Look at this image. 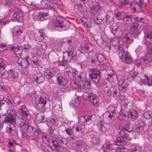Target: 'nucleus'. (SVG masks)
<instances>
[{
  "instance_id": "f257e3e1",
  "label": "nucleus",
  "mask_w": 152,
  "mask_h": 152,
  "mask_svg": "<svg viewBox=\"0 0 152 152\" xmlns=\"http://www.w3.org/2000/svg\"><path fill=\"white\" fill-rule=\"evenodd\" d=\"M77 54L75 51H70L67 53H64L63 59L61 61H59V64L64 67L67 66L68 62L71 60H74L77 59Z\"/></svg>"
},
{
  "instance_id": "f03ea898",
  "label": "nucleus",
  "mask_w": 152,
  "mask_h": 152,
  "mask_svg": "<svg viewBox=\"0 0 152 152\" xmlns=\"http://www.w3.org/2000/svg\"><path fill=\"white\" fill-rule=\"evenodd\" d=\"M126 48L123 45L120 44L118 46V52L119 56H121L122 61L126 63L129 64L132 62V58Z\"/></svg>"
},
{
  "instance_id": "7ed1b4c3",
  "label": "nucleus",
  "mask_w": 152,
  "mask_h": 152,
  "mask_svg": "<svg viewBox=\"0 0 152 152\" xmlns=\"http://www.w3.org/2000/svg\"><path fill=\"white\" fill-rule=\"evenodd\" d=\"M83 96L85 99L90 100L94 106L97 107L99 105V100L97 99L96 94L94 93H88L86 92H84Z\"/></svg>"
},
{
  "instance_id": "20e7f679",
  "label": "nucleus",
  "mask_w": 152,
  "mask_h": 152,
  "mask_svg": "<svg viewBox=\"0 0 152 152\" xmlns=\"http://www.w3.org/2000/svg\"><path fill=\"white\" fill-rule=\"evenodd\" d=\"M144 3V0H134V2L130 4V7L135 11L140 12L142 11Z\"/></svg>"
},
{
  "instance_id": "39448f33",
  "label": "nucleus",
  "mask_w": 152,
  "mask_h": 152,
  "mask_svg": "<svg viewBox=\"0 0 152 152\" xmlns=\"http://www.w3.org/2000/svg\"><path fill=\"white\" fill-rule=\"evenodd\" d=\"M99 74L100 71L96 69L92 68L89 72L88 75L92 81L96 83H98L100 79Z\"/></svg>"
},
{
  "instance_id": "423d86ee",
  "label": "nucleus",
  "mask_w": 152,
  "mask_h": 152,
  "mask_svg": "<svg viewBox=\"0 0 152 152\" xmlns=\"http://www.w3.org/2000/svg\"><path fill=\"white\" fill-rule=\"evenodd\" d=\"M126 132H130L131 130L129 128V124L127 123L121 126V130L119 132L120 136L126 139L129 138V135Z\"/></svg>"
},
{
  "instance_id": "0eeeda50",
  "label": "nucleus",
  "mask_w": 152,
  "mask_h": 152,
  "mask_svg": "<svg viewBox=\"0 0 152 152\" xmlns=\"http://www.w3.org/2000/svg\"><path fill=\"white\" fill-rule=\"evenodd\" d=\"M92 116H82L78 119L79 123L83 125H88L91 122Z\"/></svg>"
},
{
  "instance_id": "6e6552de",
  "label": "nucleus",
  "mask_w": 152,
  "mask_h": 152,
  "mask_svg": "<svg viewBox=\"0 0 152 152\" xmlns=\"http://www.w3.org/2000/svg\"><path fill=\"white\" fill-rule=\"evenodd\" d=\"M138 25L134 22L132 23L129 26L130 31L135 38L137 37L140 33V31L138 28Z\"/></svg>"
},
{
  "instance_id": "1a4fd4ad",
  "label": "nucleus",
  "mask_w": 152,
  "mask_h": 152,
  "mask_svg": "<svg viewBox=\"0 0 152 152\" xmlns=\"http://www.w3.org/2000/svg\"><path fill=\"white\" fill-rule=\"evenodd\" d=\"M65 22L63 21L62 18L61 17L57 18L55 22V25L56 27H59L62 29L63 30H67L69 28L68 25H65Z\"/></svg>"
},
{
  "instance_id": "9d476101",
  "label": "nucleus",
  "mask_w": 152,
  "mask_h": 152,
  "mask_svg": "<svg viewBox=\"0 0 152 152\" xmlns=\"http://www.w3.org/2000/svg\"><path fill=\"white\" fill-rule=\"evenodd\" d=\"M12 33L13 35L17 36L20 39L24 37V33L22 27L19 26H16L14 28Z\"/></svg>"
},
{
  "instance_id": "9b49d317",
  "label": "nucleus",
  "mask_w": 152,
  "mask_h": 152,
  "mask_svg": "<svg viewBox=\"0 0 152 152\" xmlns=\"http://www.w3.org/2000/svg\"><path fill=\"white\" fill-rule=\"evenodd\" d=\"M29 58L28 56L24 58H19L17 61L18 64L19 65L22 66L23 68H26L28 66Z\"/></svg>"
},
{
  "instance_id": "f8f14e48",
  "label": "nucleus",
  "mask_w": 152,
  "mask_h": 152,
  "mask_svg": "<svg viewBox=\"0 0 152 152\" xmlns=\"http://www.w3.org/2000/svg\"><path fill=\"white\" fill-rule=\"evenodd\" d=\"M134 18L132 14H126L123 18V22L125 25L131 24Z\"/></svg>"
},
{
  "instance_id": "ddd939ff",
  "label": "nucleus",
  "mask_w": 152,
  "mask_h": 152,
  "mask_svg": "<svg viewBox=\"0 0 152 152\" xmlns=\"http://www.w3.org/2000/svg\"><path fill=\"white\" fill-rule=\"evenodd\" d=\"M10 51H13L17 57L20 58L22 54V48L17 45H14L11 47Z\"/></svg>"
},
{
  "instance_id": "4468645a",
  "label": "nucleus",
  "mask_w": 152,
  "mask_h": 152,
  "mask_svg": "<svg viewBox=\"0 0 152 152\" xmlns=\"http://www.w3.org/2000/svg\"><path fill=\"white\" fill-rule=\"evenodd\" d=\"M20 110L21 114L22 117L25 118V120L29 119L30 118V115L29 114V112L25 105H23L22 106Z\"/></svg>"
},
{
  "instance_id": "2eb2a0df",
  "label": "nucleus",
  "mask_w": 152,
  "mask_h": 152,
  "mask_svg": "<svg viewBox=\"0 0 152 152\" xmlns=\"http://www.w3.org/2000/svg\"><path fill=\"white\" fill-rule=\"evenodd\" d=\"M39 42V43L37 45L38 50H37V48H36V52H34L35 54H38L39 51L45 50L47 48V44L45 42L42 41Z\"/></svg>"
},
{
  "instance_id": "dca6fc26",
  "label": "nucleus",
  "mask_w": 152,
  "mask_h": 152,
  "mask_svg": "<svg viewBox=\"0 0 152 152\" xmlns=\"http://www.w3.org/2000/svg\"><path fill=\"white\" fill-rule=\"evenodd\" d=\"M45 34L43 32V31L39 29L37 31L35 34V37L36 38V40L38 42H40L44 39L45 37Z\"/></svg>"
},
{
  "instance_id": "f3484780",
  "label": "nucleus",
  "mask_w": 152,
  "mask_h": 152,
  "mask_svg": "<svg viewBox=\"0 0 152 152\" xmlns=\"http://www.w3.org/2000/svg\"><path fill=\"white\" fill-rule=\"evenodd\" d=\"M123 40L124 42L126 44L125 46H124L127 49V46L133 42V36L130 34H128L124 36Z\"/></svg>"
},
{
  "instance_id": "a211bd4d",
  "label": "nucleus",
  "mask_w": 152,
  "mask_h": 152,
  "mask_svg": "<svg viewBox=\"0 0 152 152\" xmlns=\"http://www.w3.org/2000/svg\"><path fill=\"white\" fill-rule=\"evenodd\" d=\"M23 117H18L16 119V122L15 124L18 127H26L27 123L24 121Z\"/></svg>"
},
{
  "instance_id": "6ab92c4d",
  "label": "nucleus",
  "mask_w": 152,
  "mask_h": 152,
  "mask_svg": "<svg viewBox=\"0 0 152 152\" xmlns=\"http://www.w3.org/2000/svg\"><path fill=\"white\" fill-rule=\"evenodd\" d=\"M31 96L33 98V100L35 102L46 104V98L43 97L41 96L34 94L33 95H31Z\"/></svg>"
},
{
  "instance_id": "aec40b11",
  "label": "nucleus",
  "mask_w": 152,
  "mask_h": 152,
  "mask_svg": "<svg viewBox=\"0 0 152 152\" xmlns=\"http://www.w3.org/2000/svg\"><path fill=\"white\" fill-rule=\"evenodd\" d=\"M84 143H82L80 141H77L73 144V146L75 149L80 152H83L84 148Z\"/></svg>"
},
{
  "instance_id": "412c9836",
  "label": "nucleus",
  "mask_w": 152,
  "mask_h": 152,
  "mask_svg": "<svg viewBox=\"0 0 152 152\" xmlns=\"http://www.w3.org/2000/svg\"><path fill=\"white\" fill-rule=\"evenodd\" d=\"M40 5L45 9H54L53 6L54 5L52 4L47 0H42L41 1Z\"/></svg>"
},
{
  "instance_id": "4be33fe9",
  "label": "nucleus",
  "mask_w": 152,
  "mask_h": 152,
  "mask_svg": "<svg viewBox=\"0 0 152 152\" xmlns=\"http://www.w3.org/2000/svg\"><path fill=\"white\" fill-rule=\"evenodd\" d=\"M101 9L102 8L100 6L95 5L91 8L90 12L92 15H96L100 12Z\"/></svg>"
},
{
  "instance_id": "5701e85b",
  "label": "nucleus",
  "mask_w": 152,
  "mask_h": 152,
  "mask_svg": "<svg viewBox=\"0 0 152 152\" xmlns=\"http://www.w3.org/2000/svg\"><path fill=\"white\" fill-rule=\"evenodd\" d=\"M152 49L151 47H148L146 50L145 58L148 63L152 62Z\"/></svg>"
},
{
  "instance_id": "b1692460",
  "label": "nucleus",
  "mask_w": 152,
  "mask_h": 152,
  "mask_svg": "<svg viewBox=\"0 0 152 152\" xmlns=\"http://www.w3.org/2000/svg\"><path fill=\"white\" fill-rule=\"evenodd\" d=\"M34 78L36 83H42L45 80V77L41 73H39L35 74Z\"/></svg>"
},
{
  "instance_id": "393cba45",
  "label": "nucleus",
  "mask_w": 152,
  "mask_h": 152,
  "mask_svg": "<svg viewBox=\"0 0 152 152\" xmlns=\"http://www.w3.org/2000/svg\"><path fill=\"white\" fill-rule=\"evenodd\" d=\"M4 122L5 123H8L14 125L16 122V118L6 114Z\"/></svg>"
},
{
  "instance_id": "a878e982",
  "label": "nucleus",
  "mask_w": 152,
  "mask_h": 152,
  "mask_svg": "<svg viewBox=\"0 0 152 152\" xmlns=\"http://www.w3.org/2000/svg\"><path fill=\"white\" fill-rule=\"evenodd\" d=\"M56 80L58 84L61 86L65 85L68 83L67 79L62 75L59 76L57 77Z\"/></svg>"
},
{
  "instance_id": "bb28decb",
  "label": "nucleus",
  "mask_w": 152,
  "mask_h": 152,
  "mask_svg": "<svg viewBox=\"0 0 152 152\" xmlns=\"http://www.w3.org/2000/svg\"><path fill=\"white\" fill-rule=\"evenodd\" d=\"M59 121L58 120L55 119L53 118H51L48 119L47 121L46 124L48 127L51 126L52 125L56 126H58V124Z\"/></svg>"
},
{
  "instance_id": "cd10ccee",
  "label": "nucleus",
  "mask_w": 152,
  "mask_h": 152,
  "mask_svg": "<svg viewBox=\"0 0 152 152\" xmlns=\"http://www.w3.org/2000/svg\"><path fill=\"white\" fill-rule=\"evenodd\" d=\"M95 57L96 60V62L97 61L99 62L102 63V64H104L106 62L105 58L101 53L96 54H95Z\"/></svg>"
},
{
  "instance_id": "c85d7f7f",
  "label": "nucleus",
  "mask_w": 152,
  "mask_h": 152,
  "mask_svg": "<svg viewBox=\"0 0 152 152\" xmlns=\"http://www.w3.org/2000/svg\"><path fill=\"white\" fill-rule=\"evenodd\" d=\"M9 71H7L4 67L0 68V76L1 77L6 78L9 76Z\"/></svg>"
},
{
  "instance_id": "c756f323",
  "label": "nucleus",
  "mask_w": 152,
  "mask_h": 152,
  "mask_svg": "<svg viewBox=\"0 0 152 152\" xmlns=\"http://www.w3.org/2000/svg\"><path fill=\"white\" fill-rule=\"evenodd\" d=\"M23 14L20 12H16L14 14L13 18L15 20L21 22L23 20Z\"/></svg>"
},
{
  "instance_id": "7c9ffc66",
  "label": "nucleus",
  "mask_w": 152,
  "mask_h": 152,
  "mask_svg": "<svg viewBox=\"0 0 152 152\" xmlns=\"http://www.w3.org/2000/svg\"><path fill=\"white\" fill-rule=\"evenodd\" d=\"M137 112L135 110H133L130 111L128 114V117L132 120L133 121L137 118Z\"/></svg>"
},
{
  "instance_id": "2f4dec72",
  "label": "nucleus",
  "mask_w": 152,
  "mask_h": 152,
  "mask_svg": "<svg viewBox=\"0 0 152 152\" xmlns=\"http://www.w3.org/2000/svg\"><path fill=\"white\" fill-rule=\"evenodd\" d=\"M91 53L92 55V56H91V53L88 54L87 58V61L90 64H95L96 62V60L95 57V53Z\"/></svg>"
},
{
  "instance_id": "473e14b6",
  "label": "nucleus",
  "mask_w": 152,
  "mask_h": 152,
  "mask_svg": "<svg viewBox=\"0 0 152 152\" xmlns=\"http://www.w3.org/2000/svg\"><path fill=\"white\" fill-rule=\"evenodd\" d=\"M125 140L124 138L118 137L117 138L114 142L115 145H117L122 146L125 144Z\"/></svg>"
},
{
  "instance_id": "72a5a7b5",
  "label": "nucleus",
  "mask_w": 152,
  "mask_h": 152,
  "mask_svg": "<svg viewBox=\"0 0 152 152\" xmlns=\"http://www.w3.org/2000/svg\"><path fill=\"white\" fill-rule=\"evenodd\" d=\"M9 76L13 81H15L18 76V74L12 70L9 71Z\"/></svg>"
},
{
  "instance_id": "f704fd0d",
  "label": "nucleus",
  "mask_w": 152,
  "mask_h": 152,
  "mask_svg": "<svg viewBox=\"0 0 152 152\" xmlns=\"http://www.w3.org/2000/svg\"><path fill=\"white\" fill-rule=\"evenodd\" d=\"M144 80H143L144 84L148 86H152V78H150L145 75H144Z\"/></svg>"
},
{
  "instance_id": "c9c22d12",
  "label": "nucleus",
  "mask_w": 152,
  "mask_h": 152,
  "mask_svg": "<svg viewBox=\"0 0 152 152\" xmlns=\"http://www.w3.org/2000/svg\"><path fill=\"white\" fill-rule=\"evenodd\" d=\"M50 144H52L53 146L54 147L56 148V151H59V150L57 148H60L61 146L58 144V142L56 140H50L48 141Z\"/></svg>"
},
{
  "instance_id": "e433bc0d",
  "label": "nucleus",
  "mask_w": 152,
  "mask_h": 152,
  "mask_svg": "<svg viewBox=\"0 0 152 152\" xmlns=\"http://www.w3.org/2000/svg\"><path fill=\"white\" fill-rule=\"evenodd\" d=\"M6 132L9 135L11 136H14L17 134V132L15 130H12L10 127H7L6 129Z\"/></svg>"
},
{
  "instance_id": "4c0bfd02",
  "label": "nucleus",
  "mask_w": 152,
  "mask_h": 152,
  "mask_svg": "<svg viewBox=\"0 0 152 152\" xmlns=\"http://www.w3.org/2000/svg\"><path fill=\"white\" fill-rule=\"evenodd\" d=\"M55 71H54L53 72L51 71H48L45 72L44 74V76L46 78L50 79L51 78L55 75Z\"/></svg>"
},
{
  "instance_id": "58836bf2",
  "label": "nucleus",
  "mask_w": 152,
  "mask_h": 152,
  "mask_svg": "<svg viewBox=\"0 0 152 152\" xmlns=\"http://www.w3.org/2000/svg\"><path fill=\"white\" fill-rule=\"evenodd\" d=\"M43 134L42 133L41 130L38 128L34 129L33 134H32L31 136H35L36 137H41L42 135Z\"/></svg>"
},
{
  "instance_id": "ea45409f",
  "label": "nucleus",
  "mask_w": 152,
  "mask_h": 152,
  "mask_svg": "<svg viewBox=\"0 0 152 152\" xmlns=\"http://www.w3.org/2000/svg\"><path fill=\"white\" fill-rule=\"evenodd\" d=\"M37 105V109L39 110V111L42 112L44 111L45 107V105L46 104L41 103H40L35 102Z\"/></svg>"
},
{
  "instance_id": "a19ab883",
  "label": "nucleus",
  "mask_w": 152,
  "mask_h": 152,
  "mask_svg": "<svg viewBox=\"0 0 152 152\" xmlns=\"http://www.w3.org/2000/svg\"><path fill=\"white\" fill-rule=\"evenodd\" d=\"M112 29L113 31H114L115 32L114 34H116L117 35L120 34L121 31V29L117 26H113L112 28Z\"/></svg>"
},
{
  "instance_id": "79ce46f5",
  "label": "nucleus",
  "mask_w": 152,
  "mask_h": 152,
  "mask_svg": "<svg viewBox=\"0 0 152 152\" xmlns=\"http://www.w3.org/2000/svg\"><path fill=\"white\" fill-rule=\"evenodd\" d=\"M12 0H1V3L4 6L9 7L12 3Z\"/></svg>"
},
{
  "instance_id": "37998d69",
  "label": "nucleus",
  "mask_w": 152,
  "mask_h": 152,
  "mask_svg": "<svg viewBox=\"0 0 152 152\" xmlns=\"http://www.w3.org/2000/svg\"><path fill=\"white\" fill-rule=\"evenodd\" d=\"M38 123L44 122L46 121L45 117L42 114L38 115L36 118Z\"/></svg>"
},
{
  "instance_id": "c03bdc74",
  "label": "nucleus",
  "mask_w": 152,
  "mask_h": 152,
  "mask_svg": "<svg viewBox=\"0 0 152 152\" xmlns=\"http://www.w3.org/2000/svg\"><path fill=\"white\" fill-rule=\"evenodd\" d=\"M114 74V72L113 71L110 69L109 70V73L105 75V77L106 79L109 81L110 80L113 78V76Z\"/></svg>"
},
{
  "instance_id": "a18cd8bd",
  "label": "nucleus",
  "mask_w": 152,
  "mask_h": 152,
  "mask_svg": "<svg viewBox=\"0 0 152 152\" xmlns=\"http://www.w3.org/2000/svg\"><path fill=\"white\" fill-rule=\"evenodd\" d=\"M6 99V98L3 96H0V110L4 107V105Z\"/></svg>"
},
{
  "instance_id": "49530a36",
  "label": "nucleus",
  "mask_w": 152,
  "mask_h": 152,
  "mask_svg": "<svg viewBox=\"0 0 152 152\" xmlns=\"http://www.w3.org/2000/svg\"><path fill=\"white\" fill-rule=\"evenodd\" d=\"M143 116L145 119H150L152 118V113L149 111L145 112L143 114Z\"/></svg>"
},
{
  "instance_id": "de8ad7c7",
  "label": "nucleus",
  "mask_w": 152,
  "mask_h": 152,
  "mask_svg": "<svg viewBox=\"0 0 152 152\" xmlns=\"http://www.w3.org/2000/svg\"><path fill=\"white\" fill-rule=\"evenodd\" d=\"M128 85L127 84L126 82H124L118 88L119 89H120L122 92H124L125 91L127 88Z\"/></svg>"
},
{
  "instance_id": "09e8293b",
  "label": "nucleus",
  "mask_w": 152,
  "mask_h": 152,
  "mask_svg": "<svg viewBox=\"0 0 152 152\" xmlns=\"http://www.w3.org/2000/svg\"><path fill=\"white\" fill-rule=\"evenodd\" d=\"M119 88L115 87H112L110 88V92L112 94L116 95L118 91Z\"/></svg>"
},
{
  "instance_id": "8fccbe9b",
  "label": "nucleus",
  "mask_w": 152,
  "mask_h": 152,
  "mask_svg": "<svg viewBox=\"0 0 152 152\" xmlns=\"http://www.w3.org/2000/svg\"><path fill=\"white\" fill-rule=\"evenodd\" d=\"M6 114L16 118V117L17 116V114L16 112L15 111V110L14 109L10 110V111L9 113H8L7 114Z\"/></svg>"
},
{
  "instance_id": "3c124183",
  "label": "nucleus",
  "mask_w": 152,
  "mask_h": 152,
  "mask_svg": "<svg viewBox=\"0 0 152 152\" xmlns=\"http://www.w3.org/2000/svg\"><path fill=\"white\" fill-rule=\"evenodd\" d=\"M25 127L27 128V132L28 133L31 134V135L34 130V127L29 125V124H27L26 127Z\"/></svg>"
},
{
  "instance_id": "603ef678",
  "label": "nucleus",
  "mask_w": 152,
  "mask_h": 152,
  "mask_svg": "<svg viewBox=\"0 0 152 152\" xmlns=\"http://www.w3.org/2000/svg\"><path fill=\"white\" fill-rule=\"evenodd\" d=\"M83 85L85 88L90 89L91 88V84L90 82L88 81H84L83 83Z\"/></svg>"
},
{
  "instance_id": "864d4df0",
  "label": "nucleus",
  "mask_w": 152,
  "mask_h": 152,
  "mask_svg": "<svg viewBox=\"0 0 152 152\" xmlns=\"http://www.w3.org/2000/svg\"><path fill=\"white\" fill-rule=\"evenodd\" d=\"M59 142L61 144L64 145H66L68 143V139L67 138L63 137L59 138Z\"/></svg>"
},
{
  "instance_id": "5fc2aeb1",
  "label": "nucleus",
  "mask_w": 152,
  "mask_h": 152,
  "mask_svg": "<svg viewBox=\"0 0 152 152\" xmlns=\"http://www.w3.org/2000/svg\"><path fill=\"white\" fill-rule=\"evenodd\" d=\"M103 19L104 18L102 19L100 18L99 17H97L93 18L91 19L93 20L95 23L97 24H100L102 22Z\"/></svg>"
},
{
  "instance_id": "6e6d98bb",
  "label": "nucleus",
  "mask_w": 152,
  "mask_h": 152,
  "mask_svg": "<svg viewBox=\"0 0 152 152\" xmlns=\"http://www.w3.org/2000/svg\"><path fill=\"white\" fill-rule=\"evenodd\" d=\"M71 87L74 89H76L80 87V85L77 83V82L72 81L70 83Z\"/></svg>"
},
{
  "instance_id": "4d7b16f0",
  "label": "nucleus",
  "mask_w": 152,
  "mask_h": 152,
  "mask_svg": "<svg viewBox=\"0 0 152 152\" xmlns=\"http://www.w3.org/2000/svg\"><path fill=\"white\" fill-rule=\"evenodd\" d=\"M10 22V20L7 18H3L0 20V24L1 25H4Z\"/></svg>"
},
{
  "instance_id": "13d9d810",
  "label": "nucleus",
  "mask_w": 152,
  "mask_h": 152,
  "mask_svg": "<svg viewBox=\"0 0 152 152\" xmlns=\"http://www.w3.org/2000/svg\"><path fill=\"white\" fill-rule=\"evenodd\" d=\"M101 122H100L99 124V126L100 127V130L103 132H105L108 129V128L107 127V125L106 124H101Z\"/></svg>"
},
{
  "instance_id": "bf43d9fd",
  "label": "nucleus",
  "mask_w": 152,
  "mask_h": 152,
  "mask_svg": "<svg viewBox=\"0 0 152 152\" xmlns=\"http://www.w3.org/2000/svg\"><path fill=\"white\" fill-rule=\"evenodd\" d=\"M91 45L89 43H87L85 44L84 46L83 47V50H86L85 52H87L88 51L91 52Z\"/></svg>"
},
{
  "instance_id": "052dcab7",
  "label": "nucleus",
  "mask_w": 152,
  "mask_h": 152,
  "mask_svg": "<svg viewBox=\"0 0 152 152\" xmlns=\"http://www.w3.org/2000/svg\"><path fill=\"white\" fill-rule=\"evenodd\" d=\"M22 49L26 52H28L31 49V47L28 44L25 45L23 46Z\"/></svg>"
},
{
  "instance_id": "680f3d73",
  "label": "nucleus",
  "mask_w": 152,
  "mask_h": 152,
  "mask_svg": "<svg viewBox=\"0 0 152 152\" xmlns=\"http://www.w3.org/2000/svg\"><path fill=\"white\" fill-rule=\"evenodd\" d=\"M67 127H68V126L66 124H62L59 127V130L64 132H66Z\"/></svg>"
},
{
  "instance_id": "e2e57ef3",
  "label": "nucleus",
  "mask_w": 152,
  "mask_h": 152,
  "mask_svg": "<svg viewBox=\"0 0 152 152\" xmlns=\"http://www.w3.org/2000/svg\"><path fill=\"white\" fill-rule=\"evenodd\" d=\"M29 64H30L31 65L34 67H37L39 65L38 60L30 61V62L29 63Z\"/></svg>"
},
{
  "instance_id": "0e129e2a",
  "label": "nucleus",
  "mask_w": 152,
  "mask_h": 152,
  "mask_svg": "<svg viewBox=\"0 0 152 152\" xmlns=\"http://www.w3.org/2000/svg\"><path fill=\"white\" fill-rule=\"evenodd\" d=\"M145 39H147L148 40H150L152 42V32H150L147 34L145 36Z\"/></svg>"
},
{
  "instance_id": "69168bd1",
  "label": "nucleus",
  "mask_w": 152,
  "mask_h": 152,
  "mask_svg": "<svg viewBox=\"0 0 152 152\" xmlns=\"http://www.w3.org/2000/svg\"><path fill=\"white\" fill-rule=\"evenodd\" d=\"M66 133L69 136L72 135L73 134L72 130V129L70 127H67L66 131Z\"/></svg>"
},
{
  "instance_id": "338daca9",
  "label": "nucleus",
  "mask_w": 152,
  "mask_h": 152,
  "mask_svg": "<svg viewBox=\"0 0 152 152\" xmlns=\"http://www.w3.org/2000/svg\"><path fill=\"white\" fill-rule=\"evenodd\" d=\"M144 126H139L136 128V130L137 132L141 133L144 131Z\"/></svg>"
},
{
  "instance_id": "774afa93",
  "label": "nucleus",
  "mask_w": 152,
  "mask_h": 152,
  "mask_svg": "<svg viewBox=\"0 0 152 152\" xmlns=\"http://www.w3.org/2000/svg\"><path fill=\"white\" fill-rule=\"evenodd\" d=\"M106 148L107 149H108L110 150H113L114 148V147L113 145L110 142L107 143L106 145Z\"/></svg>"
}]
</instances>
